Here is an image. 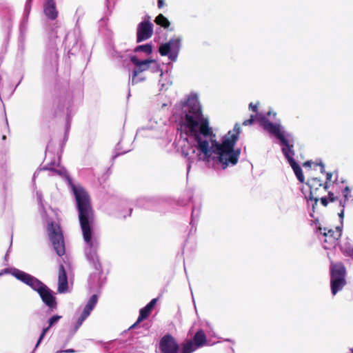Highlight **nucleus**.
<instances>
[{
	"label": "nucleus",
	"instance_id": "6ab92c4d",
	"mask_svg": "<svg viewBox=\"0 0 353 353\" xmlns=\"http://www.w3.org/2000/svg\"><path fill=\"white\" fill-rule=\"evenodd\" d=\"M27 285H30L32 289L37 291L38 293L42 290L46 286L43 283L39 281L37 279L31 276Z\"/></svg>",
	"mask_w": 353,
	"mask_h": 353
},
{
	"label": "nucleus",
	"instance_id": "2eb2a0df",
	"mask_svg": "<svg viewBox=\"0 0 353 353\" xmlns=\"http://www.w3.org/2000/svg\"><path fill=\"white\" fill-rule=\"evenodd\" d=\"M68 289V279L66 273L63 265H60L59 268V277H58V292L63 293Z\"/></svg>",
	"mask_w": 353,
	"mask_h": 353
},
{
	"label": "nucleus",
	"instance_id": "20e7f679",
	"mask_svg": "<svg viewBox=\"0 0 353 353\" xmlns=\"http://www.w3.org/2000/svg\"><path fill=\"white\" fill-rule=\"evenodd\" d=\"M346 268L342 262L330 264V288L332 294L335 295L346 285Z\"/></svg>",
	"mask_w": 353,
	"mask_h": 353
},
{
	"label": "nucleus",
	"instance_id": "f03ea898",
	"mask_svg": "<svg viewBox=\"0 0 353 353\" xmlns=\"http://www.w3.org/2000/svg\"><path fill=\"white\" fill-rule=\"evenodd\" d=\"M79 210V219L85 242L90 249L96 248L98 242L92 237V226L94 223V213L90 205V196L81 186H72Z\"/></svg>",
	"mask_w": 353,
	"mask_h": 353
},
{
	"label": "nucleus",
	"instance_id": "bb28decb",
	"mask_svg": "<svg viewBox=\"0 0 353 353\" xmlns=\"http://www.w3.org/2000/svg\"><path fill=\"white\" fill-rule=\"evenodd\" d=\"M30 277H31V275L23 272V273L21 274L19 280H21V281H23V283L27 284Z\"/></svg>",
	"mask_w": 353,
	"mask_h": 353
},
{
	"label": "nucleus",
	"instance_id": "7ed1b4c3",
	"mask_svg": "<svg viewBox=\"0 0 353 353\" xmlns=\"http://www.w3.org/2000/svg\"><path fill=\"white\" fill-rule=\"evenodd\" d=\"M306 185L310 189L308 199L314 201L313 208L319 200L324 207H327L330 203H334L338 200L337 196H335L331 191H328L329 185H327V183H324L320 178H310Z\"/></svg>",
	"mask_w": 353,
	"mask_h": 353
},
{
	"label": "nucleus",
	"instance_id": "f3484780",
	"mask_svg": "<svg viewBox=\"0 0 353 353\" xmlns=\"http://www.w3.org/2000/svg\"><path fill=\"white\" fill-rule=\"evenodd\" d=\"M257 108H258L257 103L256 104H253L252 103H250L249 108L254 112V114H252L250 115V118L249 119L245 120L243 123V125H251L254 122H255L259 119V117L257 113Z\"/></svg>",
	"mask_w": 353,
	"mask_h": 353
},
{
	"label": "nucleus",
	"instance_id": "423d86ee",
	"mask_svg": "<svg viewBox=\"0 0 353 353\" xmlns=\"http://www.w3.org/2000/svg\"><path fill=\"white\" fill-rule=\"evenodd\" d=\"M49 238L52 243L53 248L59 256L65 254V245L63 236L59 225L52 223L48 227Z\"/></svg>",
	"mask_w": 353,
	"mask_h": 353
},
{
	"label": "nucleus",
	"instance_id": "c756f323",
	"mask_svg": "<svg viewBox=\"0 0 353 353\" xmlns=\"http://www.w3.org/2000/svg\"><path fill=\"white\" fill-rule=\"evenodd\" d=\"M157 303V299H153L147 305L148 307H150L152 310L154 307Z\"/></svg>",
	"mask_w": 353,
	"mask_h": 353
},
{
	"label": "nucleus",
	"instance_id": "5701e85b",
	"mask_svg": "<svg viewBox=\"0 0 353 353\" xmlns=\"http://www.w3.org/2000/svg\"><path fill=\"white\" fill-rule=\"evenodd\" d=\"M197 347L192 341H188L183 345L182 353H191L194 352Z\"/></svg>",
	"mask_w": 353,
	"mask_h": 353
},
{
	"label": "nucleus",
	"instance_id": "9b49d317",
	"mask_svg": "<svg viewBox=\"0 0 353 353\" xmlns=\"http://www.w3.org/2000/svg\"><path fill=\"white\" fill-rule=\"evenodd\" d=\"M131 61L138 68L137 70L133 71V74L132 77V83L138 82V80L137 79V76L140 72L147 70L149 68L150 65L152 63H154V60L153 59H146L144 61H140L136 57H132Z\"/></svg>",
	"mask_w": 353,
	"mask_h": 353
},
{
	"label": "nucleus",
	"instance_id": "72a5a7b5",
	"mask_svg": "<svg viewBox=\"0 0 353 353\" xmlns=\"http://www.w3.org/2000/svg\"><path fill=\"white\" fill-rule=\"evenodd\" d=\"M271 114H273V112H272L270 110L266 112V116H270Z\"/></svg>",
	"mask_w": 353,
	"mask_h": 353
},
{
	"label": "nucleus",
	"instance_id": "412c9836",
	"mask_svg": "<svg viewBox=\"0 0 353 353\" xmlns=\"http://www.w3.org/2000/svg\"><path fill=\"white\" fill-rule=\"evenodd\" d=\"M152 309L150 307H148V305L144 307L140 310L139 316L137 321V322L132 325V327H134L137 324H139L141 321L145 319L149 314H150Z\"/></svg>",
	"mask_w": 353,
	"mask_h": 353
},
{
	"label": "nucleus",
	"instance_id": "dca6fc26",
	"mask_svg": "<svg viewBox=\"0 0 353 353\" xmlns=\"http://www.w3.org/2000/svg\"><path fill=\"white\" fill-rule=\"evenodd\" d=\"M44 12L46 15L51 19H54L57 17V12L55 8L54 0H47L44 8Z\"/></svg>",
	"mask_w": 353,
	"mask_h": 353
},
{
	"label": "nucleus",
	"instance_id": "f8f14e48",
	"mask_svg": "<svg viewBox=\"0 0 353 353\" xmlns=\"http://www.w3.org/2000/svg\"><path fill=\"white\" fill-rule=\"evenodd\" d=\"M178 48L179 43L177 41H170L168 43L162 44L159 50L162 56L169 55V58L174 60L175 55L172 54V52H175Z\"/></svg>",
	"mask_w": 353,
	"mask_h": 353
},
{
	"label": "nucleus",
	"instance_id": "7c9ffc66",
	"mask_svg": "<svg viewBox=\"0 0 353 353\" xmlns=\"http://www.w3.org/2000/svg\"><path fill=\"white\" fill-rule=\"evenodd\" d=\"M23 272L22 271H20V270H16L13 274L14 275L15 277H17L18 279H19L20 276H21V274H22Z\"/></svg>",
	"mask_w": 353,
	"mask_h": 353
},
{
	"label": "nucleus",
	"instance_id": "4468645a",
	"mask_svg": "<svg viewBox=\"0 0 353 353\" xmlns=\"http://www.w3.org/2000/svg\"><path fill=\"white\" fill-rule=\"evenodd\" d=\"M42 301L50 307H55L57 305L56 299L53 296L52 291L46 285L41 292H39Z\"/></svg>",
	"mask_w": 353,
	"mask_h": 353
},
{
	"label": "nucleus",
	"instance_id": "1a4fd4ad",
	"mask_svg": "<svg viewBox=\"0 0 353 353\" xmlns=\"http://www.w3.org/2000/svg\"><path fill=\"white\" fill-rule=\"evenodd\" d=\"M160 350L163 353H177L179 345L170 334L164 336L160 341Z\"/></svg>",
	"mask_w": 353,
	"mask_h": 353
},
{
	"label": "nucleus",
	"instance_id": "cd10ccee",
	"mask_svg": "<svg viewBox=\"0 0 353 353\" xmlns=\"http://www.w3.org/2000/svg\"><path fill=\"white\" fill-rule=\"evenodd\" d=\"M332 176H333V174L332 172H327L326 173V181L323 182V183H327V185H329V187L331 185Z\"/></svg>",
	"mask_w": 353,
	"mask_h": 353
},
{
	"label": "nucleus",
	"instance_id": "4be33fe9",
	"mask_svg": "<svg viewBox=\"0 0 353 353\" xmlns=\"http://www.w3.org/2000/svg\"><path fill=\"white\" fill-rule=\"evenodd\" d=\"M206 341L205 335L202 331L197 332L194 336V345L199 347L205 344Z\"/></svg>",
	"mask_w": 353,
	"mask_h": 353
},
{
	"label": "nucleus",
	"instance_id": "6e6552de",
	"mask_svg": "<svg viewBox=\"0 0 353 353\" xmlns=\"http://www.w3.org/2000/svg\"><path fill=\"white\" fill-rule=\"evenodd\" d=\"M153 33V24L149 21L141 22L137 28V42H141L150 38Z\"/></svg>",
	"mask_w": 353,
	"mask_h": 353
},
{
	"label": "nucleus",
	"instance_id": "c85d7f7f",
	"mask_svg": "<svg viewBox=\"0 0 353 353\" xmlns=\"http://www.w3.org/2000/svg\"><path fill=\"white\" fill-rule=\"evenodd\" d=\"M345 254L353 259V248H347L345 250Z\"/></svg>",
	"mask_w": 353,
	"mask_h": 353
},
{
	"label": "nucleus",
	"instance_id": "a878e982",
	"mask_svg": "<svg viewBox=\"0 0 353 353\" xmlns=\"http://www.w3.org/2000/svg\"><path fill=\"white\" fill-rule=\"evenodd\" d=\"M136 50L137 51H143L145 52H146L147 54H150L152 53V46L149 44H145V45H142V46H139L137 48H136Z\"/></svg>",
	"mask_w": 353,
	"mask_h": 353
},
{
	"label": "nucleus",
	"instance_id": "2f4dec72",
	"mask_svg": "<svg viewBox=\"0 0 353 353\" xmlns=\"http://www.w3.org/2000/svg\"><path fill=\"white\" fill-rule=\"evenodd\" d=\"M163 6V0L158 1V6L159 8H161Z\"/></svg>",
	"mask_w": 353,
	"mask_h": 353
},
{
	"label": "nucleus",
	"instance_id": "0eeeda50",
	"mask_svg": "<svg viewBox=\"0 0 353 353\" xmlns=\"http://www.w3.org/2000/svg\"><path fill=\"white\" fill-rule=\"evenodd\" d=\"M319 230L325 237L324 242L328 245V246H334L336 241L341 236V229L340 227H335L334 228H328L326 227H319Z\"/></svg>",
	"mask_w": 353,
	"mask_h": 353
},
{
	"label": "nucleus",
	"instance_id": "9d476101",
	"mask_svg": "<svg viewBox=\"0 0 353 353\" xmlns=\"http://www.w3.org/2000/svg\"><path fill=\"white\" fill-rule=\"evenodd\" d=\"M285 157L287 159L289 164L292 167L295 175L296 176L298 180L301 183H303L305 180L304 175L303 174L302 170L299 165L295 161L294 159V151L293 148H291L286 152L283 153Z\"/></svg>",
	"mask_w": 353,
	"mask_h": 353
},
{
	"label": "nucleus",
	"instance_id": "39448f33",
	"mask_svg": "<svg viewBox=\"0 0 353 353\" xmlns=\"http://www.w3.org/2000/svg\"><path fill=\"white\" fill-rule=\"evenodd\" d=\"M266 130H268L271 135L279 140L282 146L281 150L283 153L294 148L293 140L288 139L285 136V132L279 123H274L266 119Z\"/></svg>",
	"mask_w": 353,
	"mask_h": 353
},
{
	"label": "nucleus",
	"instance_id": "ddd939ff",
	"mask_svg": "<svg viewBox=\"0 0 353 353\" xmlns=\"http://www.w3.org/2000/svg\"><path fill=\"white\" fill-rule=\"evenodd\" d=\"M97 296L94 294L89 299L87 305H85L81 316L79 317L77 321V327H79L83 321L90 315L91 311L94 307L95 305L97 303Z\"/></svg>",
	"mask_w": 353,
	"mask_h": 353
},
{
	"label": "nucleus",
	"instance_id": "b1692460",
	"mask_svg": "<svg viewBox=\"0 0 353 353\" xmlns=\"http://www.w3.org/2000/svg\"><path fill=\"white\" fill-rule=\"evenodd\" d=\"M155 22L164 28H168L170 25L168 20L161 14L156 17Z\"/></svg>",
	"mask_w": 353,
	"mask_h": 353
},
{
	"label": "nucleus",
	"instance_id": "f257e3e1",
	"mask_svg": "<svg viewBox=\"0 0 353 353\" xmlns=\"http://www.w3.org/2000/svg\"><path fill=\"white\" fill-rule=\"evenodd\" d=\"M185 118L181 121V130L190 135L194 145L188 142L181 148L182 155L189 161L188 170L194 161H214L225 169L229 164L235 165L241 150H234L240 134V127L236 124L232 131L223 137L221 144L218 143L209 128L208 120L201 112L196 97H189L184 105Z\"/></svg>",
	"mask_w": 353,
	"mask_h": 353
},
{
	"label": "nucleus",
	"instance_id": "aec40b11",
	"mask_svg": "<svg viewBox=\"0 0 353 353\" xmlns=\"http://www.w3.org/2000/svg\"><path fill=\"white\" fill-rule=\"evenodd\" d=\"M350 192V188L348 185H346L343 190H342V193H343V197H344V201H343L342 200H339V199L338 198V200L336 201H339V205H341L343 207L342 210H341V212L339 213V216L341 218L343 217V213H344V205L346 202V201L348 200V198H349V193Z\"/></svg>",
	"mask_w": 353,
	"mask_h": 353
},
{
	"label": "nucleus",
	"instance_id": "a211bd4d",
	"mask_svg": "<svg viewBox=\"0 0 353 353\" xmlns=\"http://www.w3.org/2000/svg\"><path fill=\"white\" fill-rule=\"evenodd\" d=\"M61 318V316H58V315H56V316H53L52 318H50L49 319V325L48 327H46V328H43V330H42V332H41V334L37 343V345H36V347H37L39 343H41V341H42V339H43L45 334H46V332L48 331V330L50 329V327H52L53 325H54L56 323H57V321Z\"/></svg>",
	"mask_w": 353,
	"mask_h": 353
},
{
	"label": "nucleus",
	"instance_id": "473e14b6",
	"mask_svg": "<svg viewBox=\"0 0 353 353\" xmlns=\"http://www.w3.org/2000/svg\"><path fill=\"white\" fill-rule=\"evenodd\" d=\"M65 352H74V350H72V349H69V350H66L64 351Z\"/></svg>",
	"mask_w": 353,
	"mask_h": 353
},
{
	"label": "nucleus",
	"instance_id": "393cba45",
	"mask_svg": "<svg viewBox=\"0 0 353 353\" xmlns=\"http://www.w3.org/2000/svg\"><path fill=\"white\" fill-rule=\"evenodd\" d=\"M312 164H314L315 165L320 166L321 167V173H323L325 172L324 165H323V163L322 162L314 163L312 161H305V163H303V166L305 167V168H307V167L311 168Z\"/></svg>",
	"mask_w": 353,
	"mask_h": 353
},
{
	"label": "nucleus",
	"instance_id": "f704fd0d",
	"mask_svg": "<svg viewBox=\"0 0 353 353\" xmlns=\"http://www.w3.org/2000/svg\"><path fill=\"white\" fill-rule=\"evenodd\" d=\"M6 137L5 135H3V137H2V139H3V140H5V139H6Z\"/></svg>",
	"mask_w": 353,
	"mask_h": 353
}]
</instances>
